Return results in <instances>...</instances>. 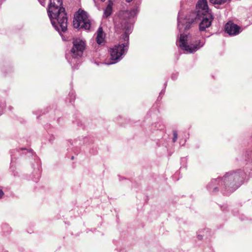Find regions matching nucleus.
Wrapping results in <instances>:
<instances>
[{
	"label": "nucleus",
	"instance_id": "f257e3e1",
	"mask_svg": "<svg viewBox=\"0 0 252 252\" xmlns=\"http://www.w3.org/2000/svg\"><path fill=\"white\" fill-rule=\"evenodd\" d=\"M140 3L137 4L131 10H124L119 12L115 20V30L118 33H123L120 39V44L110 49L111 59L113 61L107 64H111L120 60L122 55L127 51L129 44V34L133 29V18L139 11Z\"/></svg>",
	"mask_w": 252,
	"mask_h": 252
},
{
	"label": "nucleus",
	"instance_id": "4468645a",
	"mask_svg": "<svg viewBox=\"0 0 252 252\" xmlns=\"http://www.w3.org/2000/svg\"><path fill=\"white\" fill-rule=\"evenodd\" d=\"M38 1L42 5L44 6L45 5V0H38Z\"/></svg>",
	"mask_w": 252,
	"mask_h": 252
},
{
	"label": "nucleus",
	"instance_id": "39448f33",
	"mask_svg": "<svg viewBox=\"0 0 252 252\" xmlns=\"http://www.w3.org/2000/svg\"><path fill=\"white\" fill-rule=\"evenodd\" d=\"M176 44L182 49L193 53L202 47L204 43L201 42L200 40H193L189 34H181Z\"/></svg>",
	"mask_w": 252,
	"mask_h": 252
},
{
	"label": "nucleus",
	"instance_id": "1a4fd4ad",
	"mask_svg": "<svg viewBox=\"0 0 252 252\" xmlns=\"http://www.w3.org/2000/svg\"><path fill=\"white\" fill-rule=\"evenodd\" d=\"M225 32L230 35H236L241 32V28L237 25L232 22H228L225 25Z\"/></svg>",
	"mask_w": 252,
	"mask_h": 252
},
{
	"label": "nucleus",
	"instance_id": "7ed1b4c3",
	"mask_svg": "<svg viewBox=\"0 0 252 252\" xmlns=\"http://www.w3.org/2000/svg\"><path fill=\"white\" fill-rule=\"evenodd\" d=\"M240 175L237 173H227L223 177L220 182L221 184L223 183L227 192L226 195L230 194L235 191L240 185L239 180ZM220 179H213L207 186V189L210 191L215 193L219 191V187L220 184ZM225 193V192H224Z\"/></svg>",
	"mask_w": 252,
	"mask_h": 252
},
{
	"label": "nucleus",
	"instance_id": "a211bd4d",
	"mask_svg": "<svg viewBox=\"0 0 252 252\" xmlns=\"http://www.w3.org/2000/svg\"><path fill=\"white\" fill-rule=\"evenodd\" d=\"M127 2H130V1H131L132 0H126Z\"/></svg>",
	"mask_w": 252,
	"mask_h": 252
},
{
	"label": "nucleus",
	"instance_id": "2eb2a0df",
	"mask_svg": "<svg viewBox=\"0 0 252 252\" xmlns=\"http://www.w3.org/2000/svg\"><path fill=\"white\" fill-rule=\"evenodd\" d=\"M4 195V193L3 191L0 189V198H1L2 196Z\"/></svg>",
	"mask_w": 252,
	"mask_h": 252
},
{
	"label": "nucleus",
	"instance_id": "423d86ee",
	"mask_svg": "<svg viewBox=\"0 0 252 252\" xmlns=\"http://www.w3.org/2000/svg\"><path fill=\"white\" fill-rule=\"evenodd\" d=\"M73 25L74 28H82L85 30H89L91 24L88 19L87 12L82 11L80 13L74 15L73 21Z\"/></svg>",
	"mask_w": 252,
	"mask_h": 252
},
{
	"label": "nucleus",
	"instance_id": "f03ea898",
	"mask_svg": "<svg viewBox=\"0 0 252 252\" xmlns=\"http://www.w3.org/2000/svg\"><path fill=\"white\" fill-rule=\"evenodd\" d=\"M49 1L47 12L53 26L59 33L65 32L67 27V18L65 8L62 6L63 0Z\"/></svg>",
	"mask_w": 252,
	"mask_h": 252
},
{
	"label": "nucleus",
	"instance_id": "9b49d317",
	"mask_svg": "<svg viewBox=\"0 0 252 252\" xmlns=\"http://www.w3.org/2000/svg\"><path fill=\"white\" fill-rule=\"evenodd\" d=\"M112 11V6L110 4L108 5L104 11L103 17L105 18L108 17L111 14Z\"/></svg>",
	"mask_w": 252,
	"mask_h": 252
},
{
	"label": "nucleus",
	"instance_id": "20e7f679",
	"mask_svg": "<svg viewBox=\"0 0 252 252\" xmlns=\"http://www.w3.org/2000/svg\"><path fill=\"white\" fill-rule=\"evenodd\" d=\"M182 12L179 11L178 16V29L180 32H181L183 28L185 31L189 30L191 24L196 23L200 20L202 21L199 25V31H205L206 29L209 28L211 25L212 22L214 19V17L211 13H207L200 16L192 21H190L191 18L190 15L186 16L185 18L182 17Z\"/></svg>",
	"mask_w": 252,
	"mask_h": 252
},
{
	"label": "nucleus",
	"instance_id": "f3484780",
	"mask_svg": "<svg viewBox=\"0 0 252 252\" xmlns=\"http://www.w3.org/2000/svg\"><path fill=\"white\" fill-rule=\"evenodd\" d=\"M71 96L72 97L71 100L70 101V102H71L74 99V96H73V94L71 95Z\"/></svg>",
	"mask_w": 252,
	"mask_h": 252
},
{
	"label": "nucleus",
	"instance_id": "6ab92c4d",
	"mask_svg": "<svg viewBox=\"0 0 252 252\" xmlns=\"http://www.w3.org/2000/svg\"><path fill=\"white\" fill-rule=\"evenodd\" d=\"M74 158L73 157H72L71 159H73Z\"/></svg>",
	"mask_w": 252,
	"mask_h": 252
},
{
	"label": "nucleus",
	"instance_id": "f8f14e48",
	"mask_svg": "<svg viewBox=\"0 0 252 252\" xmlns=\"http://www.w3.org/2000/svg\"><path fill=\"white\" fill-rule=\"evenodd\" d=\"M230 1V0H210V2L214 5H219Z\"/></svg>",
	"mask_w": 252,
	"mask_h": 252
},
{
	"label": "nucleus",
	"instance_id": "ddd939ff",
	"mask_svg": "<svg viewBox=\"0 0 252 252\" xmlns=\"http://www.w3.org/2000/svg\"><path fill=\"white\" fill-rule=\"evenodd\" d=\"M178 138V134L176 131H173V142L174 143L176 141Z\"/></svg>",
	"mask_w": 252,
	"mask_h": 252
},
{
	"label": "nucleus",
	"instance_id": "0eeeda50",
	"mask_svg": "<svg viewBox=\"0 0 252 252\" xmlns=\"http://www.w3.org/2000/svg\"><path fill=\"white\" fill-rule=\"evenodd\" d=\"M196 7H198V10L191 12L189 15L191 16L190 21H192L194 19L204 14L210 13L209 10L207 0H199Z\"/></svg>",
	"mask_w": 252,
	"mask_h": 252
},
{
	"label": "nucleus",
	"instance_id": "dca6fc26",
	"mask_svg": "<svg viewBox=\"0 0 252 252\" xmlns=\"http://www.w3.org/2000/svg\"><path fill=\"white\" fill-rule=\"evenodd\" d=\"M203 238V236L201 235H197V238L199 239V240H201Z\"/></svg>",
	"mask_w": 252,
	"mask_h": 252
},
{
	"label": "nucleus",
	"instance_id": "9d476101",
	"mask_svg": "<svg viewBox=\"0 0 252 252\" xmlns=\"http://www.w3.org/2000/svg\"><path fill=\"white\" fill-rule=\"evenodd\" d=\"M103 31L101 27H99L97 31L96 41L98 44H100L104 41Z\"/></svg>",
	"mask_w": 252,
	"mask_h": 252
},
{
	"label": "nucleus",
	"instance_id": "6e6552de",
	"mask_svg": "<svg viewBox=\"0 0 252 252\" xmlns=\"http://www.w3.org/2000/svg\"><path fill=\"white\" fill-rule=\"evenodd\" d=\"M73 47L71 50L73 58L81 56L85 48V42L80 39H74L73 41Z\"/></svg>",
	"mask_w": 252,
	"mask_h": 252
}]
</instances>
